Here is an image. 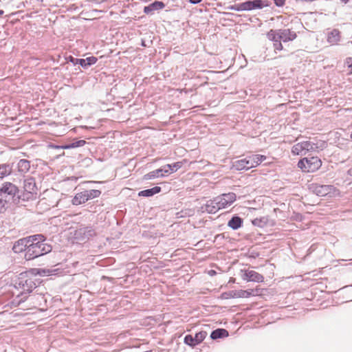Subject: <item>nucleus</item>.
I'll return each mask as SVG.
<instances>
[{
  "label": "nucleus",
  "instance_id": "obj_40",
  "mask_svg": "<svg viewBox=\"0 0 352 352\" xmlns=\"http://www.w3.org/2000/svg\"><path fill=\"white\" fill-rule=\"evenodd\" d=\"M202 0H189V2L192 4H197L200 3Z\"/></svg>",
  "mask_w": 352,
  "mask_h": 352
},
{
  "label": "nucleus",
  "instance_id": "obj_12",
  "mask_svg": "<svg viewBox=\"0 0 352 352\" xmlns=\"http://www.w3.org/2000/svg\"><path fill=\"white\" fill-rule=\"evenodd\" d=\"M236 195L234 192L224 193L220 196L217 197V200L220 201V205L222 208H226L230 206L235 200Z\"/></svg>",
  "mask_w": 352,
  "mask_h": 352
},
{
  "label": "nucleus",
  "instance_id": "obj_6",
  "mask_svg": "<svg viewBox=\"0 0 352 352\" xmlns=\"http://www.w3.org/2000/svg\"><path fill=\"white\" fill-rule=\"evenodd\" d=\"M19 191L18 188L12 183L5 182L0 188V196L8 198V201L10 199L14 201V198L18 195Z\"/></svg>",
  "mask_w": 352,
  "mask_h": 352
},
{
  "label": "nucleus",
  "instance_id": "obj_47",
  "mask_svg": "<svg viewBox=\"0 0 352 352\" xmlns=\"http://www.w3.org/2000/svg\"><path fill=\"white\" fill-rule=\"evenodd\" d=\"M38 1L42 2L43 0H37Z\"/></svg>",
  "mask_w": 352,
  "mask_h": 352
},
{
  "label": "nucleus",
  "instance_id": "obj_35",
  "mask_svg": "<svg viewBox=\"0 0 352 352\" xmlns=\"http://www.w3.org/2000/svg\"><path fill=\"white\" fill-rule=\"evenodd\" d=\"M79 59L80 58H74L72 56H69L68 57L66 58V60L67 62H70L74 65H79V63H78Z\"/></svg>",
  "mask_w": 352,
  "mask_h": 352
},
{
  "label": "nucleus",
  "instance_id": "obj_41",
  "mask_svg": "<svg viewBox=\"0 0 352 352\" xmlns=\"http://www.w3.org/2000/svg\"><path fill=\"white\" fill-rule=\"evenodd\" d=\"M347 174L350 176L352 177V168H350L348 170H347Z\"/></svg>",
  "mask_w": 352,
  "mask_h": 352
},
{
  "label": "nucleus",
  "instance_id": "obj_30",
  "mask_svg": "<svg viewBox=\"0 0 352 352\" xmlns=\"http://www.w3.org/2000/svg\"><path fill=\"white\" fill-rule=\"evenodd\" d=\"M86 195V199L87 200H90L96 197H98L100 194L101 191L99 190H84Z\"/></svg>",
  "mask_w": 352,
  "mask_h": 352
},
{
  "label": "nucleus",
  "instance_id": "obj_31",
  "mask_svg": "<svg viewBox=\"0 0 352 352\" xmlns=\"http://www.w3.org/2000/svg\"><path fill=\"white\" fill-rule=\"evenodd\" d=\"M182 166V163L180 162L173 163L172 164H166V169H169V173H174L179 169Z\"/></svg>",
  "mask_w": 352,
  "mask_h": 352
},
{
  "label": "nucleus",
  "instance_id": "obj_14",
  "mask_svg": "<svg viewBox=\"0 0 352 352\" xmlns=\"http://www.w3.org/2000/svg\"><path fill=\"white\" fill-rule=\"evenodd\" d=\"M264 6V1L262 0L247 1L241 3L242 11H250L255 9H261Z\"/></svg>",
  "mask_w": 352,
  "mask_h": 352
},
{
  "label": "nucleus",
  "instance_id": "obj_29",
  "mask_svg": "<svg viewBox=\"0 0 352 352\" xmlns=\"http://www.w3.org/2000/svg\"><path fill=\"white\" fill-rule=\"evenodd\" d=\"M12 168L8 164H0V179L5 178L10 175L12 173Z\"/></svg>",
  "mask_w": 352,
  "mask_h": 352
},
{
  "label": "nucleus",
  "instance_id": "obj_34",
  "mask_svg": "<svg viewBox=\"0 0 352 352\" xmlns=\"http://www.w3.org/2000/svg\"><path fill=\"white\" fill-rule=\"evenodd\" d=\"M207 332L204 331H201L195 334L194 338L195 340V342L198 344H200L206 337Z\"/></svg>",
  "mask_w": 352,
  "mask_h": 352
},
{
  "label": "nucleus",
  "instance_id": "obj_24",
  "mask_svg": "<svg viewBox=\"0 0 352 352\" xmlns=\"http://www.w3.org/2000/svg\"><path fill=\"white\" fill-rule=\"evenodd\" d=\"M86 144L85 140H79L74 141L73 142L70 144H67L62 146H54L56 148H63V149H69V148H74L77 147H80L84 146Z\"/></svg>",
  "mask_w": 352,
  "mask_h": 352
},
{
  "label": "nucleus",
  "instance_id": "obj_25",
  "mask_svg": "<svg viewBox=\"0 0 352 352\" xmlns=\"http://www.w3.org/2000/svg\"><path fill=\"white\" fill-rule=\"evenodd\" d=\"M98 59L95 56H89L86 58H80L78 63L84 69L94 65L97 62Z\"/></svg>",
  "mask_w": 352,
  "mask_h": 352
},
{
  "label": "nucleus",
  "instance_id": "obj_38",
  "mask_svg": "<svg viewBox=\"0 0 352 352\" xmlns=\"http://www.w3.org/2000/svg\"><path fill=\"white\" fill-rule=\"evenodd\" d=\"M276 6L280 7L285 4V0H274Z\"/></svg>",
  "mask_w": 352,
  "mask_h": 352
},
{
  "label": "nucleus",
  "instance_id": "obj_22",
  "mask_svg": "<svg viewBox=\"0 0 352 352\" xmlns=\"http://www.w3.org/2000/svg\"><path fill=\"white\" fill-rule=\"evenodd\" d=\"M162 190V188L159 186H155L151 188L141 190L138 192L139 197H152L159 192H160Z\"/></svg>",
  "mask_w": 352,
  "mask_h": 352
},
{
  "label": "nucleus",
  "instance_id": "obj_19",
  "mask_svg": "<svg viewBox=\"0 0 352 352\" xmlns=\"http://www.w3.org/2000/svg\"><path fill=\"white\" fill-rule=\"evenodd\" d=\"M252 289L230 291L228 292L223 293V296L226 294H230V296L232 298H249L252 295Z\"/></svg>",
  "mask_w": 352,
  "mask_h": 352
},
{
  "label": "nucleus",
  "instance_id": "obj_21",
  "mask_svg": "<svg viewBox=\"0 0 352 352\" xmlns=\"http://www.w3.org/2000/svg\"><path fill=\"white\" fill-rule=\"evenodd\" d=\"M243 225V219L237 215L233 216L228 222V226L232 230H237Z\"/></svg>",
  "mask_w": 352,
  "mask_h": 352
},
{
  "label": "nucleus",
  "instance_id": "obj_9",
  "mask_svg": "<svg viewBox=\"0 0 352 352\" xmlns=\"http://www.w3.org/2000/svg\"><path fill=\"white\" fill-rule=\"evenodd\" d=\"M267 38L274 43V47L275 51H280L283 49L280 41L279 30H270L267 33Z\"/></svg>",
  "mask_w": 352,
  "mask_h": 352
},
{
  "label": "nucleus",
  "instance_id": "obj_39",
  "mask_svg": "<svg viewBox=\"0 0 352 352\" xmlns=\"http://www.w3.org/2000/svg\"><path fill=\"white\" fill-rule=\"evenodd\" d=\"M346 63L347 64L349 67H352V58H347L346 60Z\"/></svg>",
  "mask_w": 352,
  "mask_h": 352
},
{
  "label": "nucleus",
  "instance_id": "obj_43",
  "mask_svg": "<svg viewBox=\"0 0 352 352\" xmlns=\"http://www.w3.org/2000/svg\"><path fill=\"white\" fill-rule=\"evenodd\" d=\"M142 46L143 47H146V44L145 43V41H142V43H141Z\"/></svg>",
  "mask_w": 352,
  "mask_h": 352
},
{
  "label": "nucleus",
  "instance_id": "obj_7",
  "mask_svg": "<svg viewBox=\"0 0 352 352\" xmlns=\"http://www.w3.org/2000/svg\"><path fill=\"white\" fill-rule=\"evenodd\" d=\"M313 192L319 197L334 195L338 190L333 185H316L313 187Z\"/></svg>",
  "mask_w": 352,
  "mask_h": 352
},
{
  "label": "nucleus",
  "instance_id": "obj_4",
  "mask_svg": "<svg viewBox=\"0 0 352 352\" xmlns=\"http://www.w3.org/2000/svg\"><path fill=\"white\" fill-rule=\"evenodd\" d=\"M321 165L322 162L318 157H304L298 162V167L307 173L317 170Z\"/></svg>",
  "mask_w": 352,
  "mask_h": 352
},
{
  "label": "nucleus",
  "instance_id": "obj_37",
  "mask_svg": "<svg viewBox=\"0 0 352 352\" xmlns=\"http://www.w3.org/2000/svg\"><path fill=\"white\" fill-rule=\"evenodd\" d=\"M241 6V3H236V4L230 6L229 7V9L231 10H235V11H242Z\"/></svg>",
  "mask_w": 352,
  "mask_h": 352
},
{
  "label": "nucleus",
  "instance_id": "obj_18",
  "mask_svg": "<svg viewBox=\"0 0 352 352\" xmlns=\"http://www.w3.org/2000/svg\"><path fill=\"white\" fill-rule=\"evenodd\" d=\"M165 8V4L162 1H155L152 3L144 8V12L146 14H151L155 10H162Z\"/></svg>",
  "mask_w": 352,
  "mask_h": 352
},
{
  "label": "nucleus",
  "instance_id": "obj_5",
  "mask_svg": "<svg viewBox=\"0 0 352 352\" xmlns=\"http://www.w3.org/2000/svg\"><path fill=\"white\" fill-rule=\"evenodd\" d=\"M24 192L23 195H18L17 198L23 200H29L37 195V187L34 178L28 177L23 181Z\"/></svg>",
  "mask_w": 352,
  "mask_h": 352
},
{
  "label": "nucleus",
  "instance_id": "obj_44",
  "mask_svg": "<svg viewBox=\"0 0 352 352\" xmlns=\"http://www.w3.org/2000/svg\"><path fill=\"white\" fill-rule=\"evenodd\" d=\"M4 13V11L2 10H0V16L3 15Z\"/></svg>",
  "mask_w": 352,
  "mask_h": 352
},
{
  "label": "nucleus",
  "instance_id": "obj_20",
  "mask_svg": "<svg viewBox=\"0 0 352 352\" xmlns=\"http://www.w3.org/2000/svg\"><path fill=\"white\" fill-rule=\"evenodd\" d=\"M340 40V32L337 29H333L327 35V42L331 45L337 44Z\"/></svg>",
  "mask_w": 352,
  "mask_h": 352
},
{
  "label": "nucleus",
  "instance_id": "obj_36",
  "mask_svg": "<svg viewBox=\"0 0 352 352\" xmlns=\"http://www.w3.org/2000/svg\"><path fill=\"white\" fill-rule=\"evenodd\" d=\"M8 201L3 199H0V214L6 210V205Z\"/></svg>",
  "mask_w": 352,
  "mask_h": 352
},
{
  "label": "nucleus",
  "instance_id": "obj_13",
  "mask_svg": "<svg viewBox=\"0 0 352 352\" xmlns=\"http://www.w3.org/2000/svg\"><path fill=\"white\" fill-rule=\"evenodd\" d=\"M252 168H253V166L251 165L249 156L241 160H236L232 164V168L236 170H247Z\"/></svg>",
  "mask_w": 352,
  "mask_h": 352
},
{
  "label": "nucleus",
  "instance_id": "obj_23",
  "mask_svg": "<svg viewBox=\"0 0 352 352\" xmlns=\"http://www.w3.org/2000/svg\"><path fill=\"white\" fill-rule=\"evenodd\" d=\"M229 336L228 331L225 329L219 328L212 331L210 333L212 340L227 338Z\"/></svg>",
  "mask_w": 352,
  "mask_h": 352
},
{
  "label": "nucleus",
  "instance_id": "obj_26",
  "mask_svg": "<svg viewBox=\"0 0 352 352\" xmlns=\"http://www.w3.org/2000/svg\"><path fill=\"white\" fill-rule=\"evenodd\" d=\"M251 165L252 166L256 167L258 166L262 162L266 160V156L259 154L251 155H249Z\"/></svg>",
  "mask_w": 352,
  "mask_h": 352
},
{
  "label": "nucleus",
  "instance_id": "obj_8",
  "mask_svg": "<svg viewBox=\"0 0 352 352\" xmlns=\"http://www.w3.org/2000/svg\"><path fill=\"white\" fill-rule=\"evenodd\" d=\"M242 278L244 280L261 283L264 280L263 275L254 270H241Z\"/></svg>",
  "mask_w": 352,
  "mask_h": 352
},
{
  "label": "nucleus",
  "instance_id": "obj_3",
  "mask_svg": "<svg viewBox=\"0 0 352 352\" xmlns=\"http://www.w3.org/2000/svg\"><path fill=\"white\" fill-rule=\"evenodd\" d=\"M325 142L322 141L314 142L306 140L294 144L292 148V153L296 155H305L309 151H316L324 148Z\"/></svg>",
  "mask_w": 352,
  "mask_h": 352
},
{
  "label": "nucleus",
  "instance_id": "obj_10",
  "mask_svg": "<svg viewBox=\"0 0 352 352\" xmlns=\"http://www.w3.org/2000/svg\"><path fill=\"white\" fill-rule=\"evenodd\" d=\"M33 239L30 238V236L20 239L14 242L12 250L14 253L19 254L21 252H27V250L29 245L30 240Z\"/></svg>",
  "mask_w": 352,
  "mask_h": 352
},
{
  "label": "nucleus",
  "instance_id": "obj_46",
  "mask_svg": "<svg viewBox=\"0 0 352 352\" xmlns=\"http://www.w3.org/2000/svg\"><path fill=\"white\" fill-rule=\"evenodd\" d=\"M342 2L344 3H346L348 1V0H341Z\"/></svg>",
  "mask_w": 352,
  "mask_h": 352
},
{
  "label": "nucleus",
  "instance_id": "obj_32",
  "mask_svg": "<svg viewBox=\"0 0 352 352\" xmlns=\"http://www.w3.org/2000/svg\"><path fill=\"white\" fill-rule=\"evenodd\" d=\"M184 343L190 346H192V347H194L196 345H197L198 344L195 342V340L194 338V336H192V335H186L185 337H184Z\"/></svg>",
  "mask_w": 352,
  "mask_h": 352
},
{
  "label": "nucleus",
  "instance_id": "obj_11",
  "mask_svg": "<svg viewBox=\"0 0 352 352\" xmlns=\"http://www.w3.org/2000/svg\"><path fill=\"white\" fill-rule=\"evenodd\" d=\"M220 209H223L220 205V201L217 200V197L208 200L205 205L201 206L203 212H207L209 214H214Z\"/></svg>",
  "mask_w": 352,
  "mask_h": 352
},
{
  "label": "nucleus",
  "instance_id": "obj_1",
  "mask_svg": "<svg viewBox=\"0 0 352 352\" xmlns=\"http://www.w3.org/2000/svg\"><path fill=\"white\" fill-rule=\"evenodd\" d=\"M30 238L33 239L30 240L27 252L25 253L26 260H32L52 251V246L45 242V238L43 235H32Z\"/></svg>",
  "mask_w": 352,
  "mask_h": 352
},
{
  "label": "nucleus",
  "instance_id": "obj_2",
  "mask_svg": "<svg viewBox=\"0 0 352 352\" xmlns=\"http://www.w3.org/2000/svg\"><path fill=\"white\" fill-rule=\"evenodd\" d=\"M38 284V280L32 274L24 272L19 274L14 280V286L16 289L20 290L19 294H17V296H20L32 292L37 287Z\"/></svg>",
  "mask_w": 352,
  "mask_h": 352
},
{
  "label": "nucleus",
  "instance_id": "obj_17",
  "mask_svg": "<svg viewBox=\"0 0 352 352\" xmlns=\"http://www.w3.org/2000/svg\"><path fill=\"white\" fill-rule=\"evenodd\" d=\"M279 34L280 41L285 43L294 41L296 38V32L289 29H279Z\"/></svg>",
  "mask_w": 352,
  "mask_h": 352
},
{
  "label": "nucleus",
  "instance_id": "obj_45",
  "mask_svg": "<svg viewBox=\"0 0 352 352\" xmlns=\"http://www.w3.org/2000/svg\"><path fill=\"white\" fill-rule=\"evenodd\" d=\"M215 274V272L214 270H211L210 272V274Z\"/></svg>",
  "mask_w": 352,
  "mask_h": 352
},
{
  "label": "nucleus",
  "instance_id": "obj_33",
  "mask_svg": "<svg viewBox=\"0 0 352 352\" xmlns=\"http://www.w3.org/2000/svg\"><path fill=\"white\" fill-rule=\"evenodd\" d=\"M252 223L255 226L263 228L266 225L267 219L265 217L256 218L252 221Z\"/></svg>",
  "mask_w": 352,
  "mask_h": 352
},
{
  "label": "nucleus",
  "instance_id": "obj_15",
  "mask_svg": "<svg viewBox=\"0 0 352 352\" xmlns=\"http://www.w3.org/2000/svg\"><path fill=\"white\" fill-rule=\"evenodd\" d=\"M165 174H169V169H166V166H163L144 175L143 179L144 180L153 179L160 177H164Z\"/></svg>",
  "mask_w": 352,
  "mask_h": 352
},
{
  "label": "nucleus",
  "instance_id": "obj_42",
  "mask_svg": "<svg viewBox=\"0 0 352 352\" xmlns=\"http://www.w3.org/2000/svg\"><path fill=\"white\" fill-rule=\"evenodd\" d=\"M222 296H223V298H226V299H228V298H231V297L230 296V294H226L225 296H223V294H222Z\"/></svg>",
  "mask_w": 352,
  "mask_h": 352
},
{
  "label": "nucleus",
  "instance_id": "obj_16",
  "mask_svg": "<svg viewBox=\"0 0 352 352\" xmlns=\"http://www.w3.org/2000/svg\"><path fill=\"white\" fill-rule=\"evenodd\" d=\"M96 234L95 230L92 228V227H85L81 228L76 230V235L78 237H80L82 240L94 236Z\"/></svg>",
  "mask_w": 352,
  "mask_h": 352
},
{
  "label": "nucleus",
  "instance_id": "obj_28",
  "mask_svg": "<svg viewBox=\"0 0 352 352\" xmlns=\"http://www.w3.org/2000/svg\"><path fill=\"white\" fill-rule=\"evenodd\" d=\"M87 199H86V195L85 191H82L79 193H77L74 197L73 198L72 202L73 205L78 206L80 204H84L87 201Z\"/></svg>",
  "mask_w": 352,
  "mask_h": 352
},
{
  "label": "nucleus",
  "instance_id": "obj_27",
  "mask_svg": "<svg viewBox=\"0 0 352 352\" xmlns=\"http://www.w3.org/2000/svg\"><path fill=\"white\" fill-rule=\"evenodd\" d=\"M18 171L21 173H25L29 171L30 168V161L22 159L17 164Z\"/></svg>",
  "mask_w": 352,
  "mask_h": 352
}]
</instances>
